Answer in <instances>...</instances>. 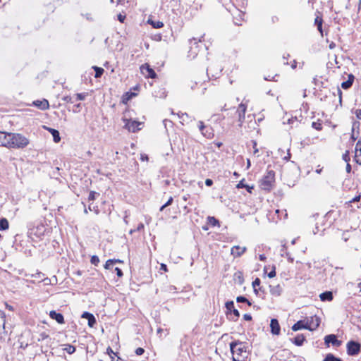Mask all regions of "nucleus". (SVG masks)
I'll use <instances>...</instances> for the list:
<instances>
[{
	"label": "nucleus",
	"mask_w": 361,
	"mask_h": 361,
	"mask_svg": "<svg viewBox=\"0 0 361 361\" xmlns=\"http://www.w3.org/2000/svg\"><path fill=\"white\" fill-rule=\"evenodd\" d=\"M10 137V133L0 131V145L8 147L11 141Z\"/></svg>",
	"instance_id": "1a4fd4ad"
},
{
	"label": "nucleus",
	"mask_w": 361,
	"mask_h": 361,
	"mask_svg": "<svg viewBox=\"0 0 361 361\" xmlns=\"http://www.w3.org/2000/svg\"><path fill=\"white\" fill-rule=\"evenodd\" d=\"M82 318L87 319L88 321V325L90 327H93L96 324V319L94 315L90 312H84L82 314Z\"/></svg>",
	"instance_id": "4468645a"
},
{
	"label": "nucleus",
	"mask_w": 361,
	"mask_h": 361,
	"mask_svg": "<svg viewBox=\"0 0 361 361\" xmlns=\"http://www.w3.org/2000/svg\"><path fill=\"white\" fill-rule=\"evenodd\" d=\"M140 71L146 78H155L157 77L154 71L147 63L140 66Z\"/></svg>",
	"instance_id": "423d86ee"
},
{
	"label": "nucleus",
	"mask_w": 361,
	"mask_h": 361,
	"mask_svg": "<svg viewBox=\"0 0 361 361\" xmlns=\"http://www.w3.org/2000/svg\"><path fill=\"white\" fill-rule=\"evenodd\" d=\"M113 264H114V260L113 259H108L106 262V264L104 265V268L106 269H109Z\"/></svg>",
	"instance_id": "e433bc0d"
},
{
	"label": "nucleus",
	"mask_w": 361,
	"mask_h": 361,
	"mask_svg": "<svg viewBox=\"0 0 361 361\" xmlns=\"http://www.w3.org/2000/svg\"><path fill=\"white\" fill-rule=\"evenodd\" d=\"M355 115L358 119L361 120V109H357L355 111Z\"/></svg>",
	"instance_id": "864d4df0"
},
{
	"label": "nucleus",
	"mask_w": 361,
	"mask_h": 361,
	"mask_svg": "<svg viewBox=\"0 0 361 361\" xmlns=\"http://www.w3.org/2000/svg\"><path fill=\"white\" fill-rule=\"evenodd\" d=\"M207 128V126H204L202 121L199 122V130L202 133V132Z\"/></svg>",
	"instance_id": "4c0bfd02"
},
{
	"label": "nucleus",
	"mask_w": 361,
	"mask_h": 361,
	"mask_svg": "<svg viewBox=\"0 0 361 361\" xmlns=\"http://www.w3.org/2000/svg\"><path fill=\"white\" fill-rule=\"evenodd\" d=\"M124 121L126 122L125 128H127L129 131L136 132L140 129L139 128V126L142 124L140 122L126 119H124Z\"/></svg>",
	"instance_id": "0eeeda50"
},
{
	"label": "nucleus",
	"mask_w": 361,
	"mask_h": 361,
	"mask_svg": "<svg viewBox=\"0 0 361 361\" xmlns=\"http://www.w3.org/2000/svg\"><path fill=\"white\" fill-rule=\"evenodd\" d=\"M92 68L95 71L94 77L96 78H100L104 71L102 68L97 67V66H93Z\"/></svg>",
	"instance_id": "a878e982"
},
{
	"label": "nucleus",
	"mask_w": 361,
	"mask_h": 361,
	"mask_svg": "<svg viewBox=\"0 0 361 361\" xmlns=\"http://www.w3.org/2000/svg\"><path fill=\"white\" fill-rule=\"evenodd\" d=\"M323 361H343L341 358L336 357L331 353H329L326 355Z\"/></svg>",
	"instance_id": "b1692460"
},
{
	"label": "nucleus",
	"mask_w": 361,
	"mask_h": 361,
	"mask_svg": "<svg viewBox=\"0 0 361 361\" xmlns=\"http://www.w3.org/2000/svg\"><path fill=\"white\" fill-rule=\"evenodd\" d=\"M276 276L275 267H273V269L268 274V276L269 278H273Z\"/></svg>",
	"instance_id": "de8ad7c7"
},
{
	"label": "nucleus",
	"mask_w": 361,
	"mask_h": 361,
	"mask_svg": "<svg viewBox=\"0 0 361 361\" xmlns=\"http://www.w3.org/2000/svg\"><path fill=\"white\" fill-rule=\"evenodd\" d=\"M231 351L233 355V361H245L248 357V345L247 343L239 341L230 343Z\"/></svg>",
	"instance_id": "f257e3e1"
},
{
	"label": "nucleus",
	"mask_w": 361,
	"mask_h": 361,
	"mask_svg": "<svg viewBox=\"0 0 361 361\" xmlns=\"http://www.w3.org/2000/svg\"><path fill=\"white\" fill-rule=\"evenodd\" d=\"M271 332L274 335H279L280 334V325L276 319H271L270 322Z\"/></svg>",
	"instance_id": "9d476101"
},
{
	"label": "nucleus",
	"mask_w": 361,
	"mask_h": 361,
	"mask_svg": "<svg viewBox=\"0 0 361 361\" xmlns=\"http://www.w3.org/2000/svg\"><path fill=\"white\" fill-rule=\"evenodd\" d=\"M260 279L259 278H256L255 280L252 282V287L254 288V291L256 294H257L258 290L257 289V286L260 285Z\"/></svg>",
	"instance_id": "cd10ccee"
},
{
	"label": "nucleus",
	"mask_w": 361,
	"mask_h": 361,
	"mask_svg": "<svg viewBox=\"0 0 361 361\" xmlns=\"http://www.w3.org/2000/svg\"><path fill=\"white\" fill-rule=\"evenodd\" d=\"M346 171L348 173H350L351 171V166L348 163L346 165Z\"/></svg>",
	"instance_id": "774afa93"
},
{
	"label": "nucleus",
	"mask_w": 361,
	"mask_h": 361,
	"mask_svg": "<svg viewBox=\"0 0 361 361\" xmlns=\"http://www.w3.org/2000/svg\"><path fill=\"white\" fill-rule=\"evenodd\" d=\"M173 197H170L169 199L168 200V201L165 203L167 206H169L172 204L173 202Z\"/></svg>",
	"instance_id": "bf43d9fd"
},
{
	"label": "nucleus",
	"mask_w": 361,
	"mask_h": 361,
	"mask_svg": "<svg viewBox=\"0 0 361 361\" xmlns=\"http://www.w3.org/2000/svg\"><path fill=\"white\" fill-rule=\"evenodd\" d=\"M270 293L276 296H279L282 293V288L280 285L270 286Z\"/></svg>",
	"instance_id": "6ab92c4d"
},
{
	"label": "nucleus",
	"mask_w": 361,
	"mask_h": 361,
	"mask_svg": "<svg viewBox=\"0 0 361 361\" xmlns=\"http://www.w3.org/2000/svg\"><path fill=\"white\" fill-rule=\"evenodd\" d=\"M226 307L228 311H232L234 309L233 301H228L226 302Z\"/></svg>",
	"instance_id": "7c9ffc66"
},
{
	"label": "nucleus",
	"mask_w": 361,
	"mask_h": 361,
	"mask_svg": "<svg viewBox=\"0 0 361 361\" xmlns=\"http://www.w3.org/2000/svg\"><path fill=\"white\" fill-rule=\"evenodd\" d=\"M343 158L345 160V161L348 162L350 161L349 157V152L348 151H346L345 153L343 155Z\"/></svg>",
	"instance_id": "37998d69"
},
{
	"label": "nucleus",
	"mask_w": 361,
	"mask_h": 361,
	"mask_svg": "<svg viewBox=\"0 0 361 361\" xmlns=\"http://www.w3.org/2000/svg\"><path fill=\"white\" fill-rule=\"evenodd\" d=\"M355 159H356V162L359 164H361V154H360L359 155L357 154H356Z\"/></svg>",
	"instance_id": "3c124183"
},
{
	"label": "nucleus",
	"mask_w": 361,
	"mask_h": 361,
	"mask_svg": "<svg viewBox=\"0 0 361 361\" xmlns=\"http://www.w3.org/2000/svg\"><path fill=\"white\" fill-rule=\"evenodd\" d=\"M5 313L2 311H0V325L2 324L4 328L5 327Z\"/></svg>",
	"instance_id": "2f4dec72"
},
{
	"label": "nucleus",
	"mask_w": 361,
	"mask_h": 361,
	"mask_svg": "<svg viewBox=\"0 0 361 361\" xmlns=\"http://www.w3.org/2000/svg\"><path fill=\"white\" fill-rule=\"evenodd\" d=\"M9 228L8 221L6 218L0 219V231H6Z\"/></svg>",
	"instance_id": "412c9836"
},
{
	"label": "nucleus",
	"mask_w": 361,
	"mask_h": 361,
	"mask_svg": "<svg viewBox=\"0 0 361 361\" xmlns=\"http://www.w3.org/2000/svg\"><path fill=\"white\" fill-rule=\"evenodd\" d=\"M49 317L52 319L56 320L59 324H63L64 323V318L62 314L58 313L54 310L50 311L49 312Z\"/></svg>",
	"instance_id": "ddd939ff"
},
{
	"label": "nucleus",
	"mask_w": 361,
	"mask_h": 361,
	"mask_svg": "<svg viewBox=\"0 0 361 361\" xmlns=\"http://www.w3.org/2000/svg\"><path fill=\"white\" fill-rule=\"evenodd\" d=\"M337 91H338V94H339V102L341 103V102H342V97H341L342 92H341V90L339 88L337 89Z\"/></svg>",
	"instance_id": "052dcab7"
},
{
	"label": "nucleus",
	"mask_w": 361,
	"mask_h": 361,
	"mask_svg": "<svg viewBox=\"0 0 361 361\" xmlns=\"http://www.w3.org/2000/svg\"><path fill=\"white\" fill-rule=\"evenodd\" d=\"M178 116L183 120V121H185V119L184 118L185 116L188 117V115L186 113H178Z\"/></svg>",
	"instance_id": "c03bdc74"
},
{
	"label": "nucleus",
	"mask_w": 361,
	"mask_h": 361,
	"mask_svg": "<svg viewBox=\"0 0 361 361\" xmlns=\"http://www.w3.org/2000/svg\"><path fill=\"white\" fill-rule=\"evenodd\" d=\"M96 195H98V194L94 191H91L90 192L89 197H88L89 200H94L95 199Z\"/></svg>",
	"instance_id": "ea45409f"
},
{
	"label": "nucleus",
	"mask_w": 361,
	"mask_h": 361,
	"mask_svg": "<svg viewBox=\"0 0 361 361\" xmlns=\"http://www.w3.org/2000/svg\"><path fill=\"white\" fill-rule=\"evenodd\" d=\"M63 100L66 102H71V103L75 102L74 97H72L67 96L63 98Z\"/></svg>",
	"instance_id": "58836bf2"
},
{
	"label": "nucleus",
	"mask_w": 361,
	"mask_h": 361,
	"mask_svg": "<svg viewBox=\"0 0 361 361\" xmlns=\"http://www.w3.org/2000/svg\"><path fill=\"white\" fill-rule=\"evenodd\" d=\"M202 135L207 138H212L214 137V133L212 128L207 126V128L202 132Z\"/></svg>",
	"instance_id": "5701e85b"
},
{
	"label": "nucleus",
	"mask_w": 361,
	"mask_h": 361,
	"mask_svg": "<svg viewBox=\"0 0 361 361\" xmlns=\"http://www.w3.org/2000/svg\"><path fill=\"white\" fill-rule=\"evenodd\" d=\"M353 83L350 82V80H346L341 83L342 88L347 90L350 88L352 86Z\"/></svg>",
	"instance_id": "c756f323"
},
{
	"label": "nucleus",
	"mask_w": 361,
	"mask_h": 361,
	"mask_svg": "<svg viewBox=\"0 0 361 361\" xmlns=\"http://www.w3.org/2000/svg\"><path fill=\"white\" fill-rule=\"evenodd\" d=\"M238 302H246L248 305H251V302L244 296H238L236 298Z\"/></svg>",
	"instance_id": "c85d7f7f"
},
{
	"label": "nucleus",
	"mask_w": 361,
	"mask_h": 361,
	"mask_svg": "<svg viewBox=\"0 0 361 361\" xmlns=\"http://www.w3.org/2000/svg\"><path fill=\"white\" fill-rule=\"evenodd\" d=\"M354 78H354V75H353V74H350V75H348V80H350V82L353 83V81H354Z\"/></svg>",
	"instance_id": "0e129e2a"
},
{
	"label": "nucleus",
	"mask_w": 361,
	"mask_h": 361,
	"mask_svg": "<svg viewBox=\"0 0 361 361\" xmlns=\"http://www.w3.org/2000/svg\"><path fill=\"white\" fill-rule=\"evenodd\" d=\"M232 312H233L234 316L235 317V318L233 319V320H236L240 317V312L238 310H236L235 308L232 310Z\"/></svg>",
	"instance_id": "79ce46f5"
},
{
	"label": "nucleus",
	"mask_w": 361,
	"mask_h": 361,
	"mask_svg": "<svg viewBox=\"0 0 361 361\" xmlns=\"http://www.w3.org/2000/svg\"><path fill=\"white\" fill-rule=\"evenodd\" d=\"M161 269L164 271H167L168 269H167V267L165 264H161Z\"/></svg>",
	"instance_id": "680f3d73"
},
{
	"label": "nucleus",
	"mask_w": 361,
	"mask_h": 361,
	"mask_svg": "<svg viewBox=\"0 0 361 361\" xmlns=\"http://www.w3.org/2000/svg\"><path fill=\"white\" fill-rule=\"evenodd\" d=\"M252 142H253V149H254L253 154L255 155L258 153V149L257 147V142L255 141H252Z\"/></svg>",
	"instance_id": "09e8293b"
},
{
	"label": "nucleus",
	"mask_w": 361,
	"mask_h": 361,
	"mask_svg": "<svg viewBox=\"0 0 361 361\" xmlns=\"http://www.w3.org/2000/svg\"><path fill=\"white\" fill-rule=\"evenodd\" d=\"M237 188H246L247 191L251 192V190L252 189V187H250L249 185H244L242 181H240L238 185H237Z\"/></svg>",
	"instance_id": "72a5a7b5"
},
{
	"label": "nucleus",
	"mask_w": 361,
	"mask_h": 361,
	"mask_svg": "<svg viewBox=\"0 0 361 361\" xmlns=\"http://www.w3.org/2000/svg\"><path fill=\"white\" fill-rule=\"evenodd\" d=\"M91 263L92 264H94V266H97L98 264L99 263V259L97 256L96 255H93L92 257H91V260H90Z\"/></svg>",
	"instance_id": "473e14b6"
},
{
	"label": "nucleus",
	"mask_w": 361,
	"mask_h": 361,
	"mask_svg": "<svg viewBox=\"0 0 361 361\" xmlns=\"http://www.w3.org/2000/svg\"><path fill=\"white\" fill-rule=\"evenodd\" d=\"M145 352V350L142 348H137L136 350H135V353L136 355H141L144 353Z\"/></svg>",
	"instance_id": "a19ab883"
},
{
	"label": "nucleus",
	"mask_w": 361,
	"mask_h": 361,
	"mask_svg": "<svg viewBox=\"0 0 361 361\" xmlns=\"http://www.w3.org/2000/svg\"><path fill=\"white\" fill-rule=\"evenodd\" d=\"M126 18V16H123L121 14H118V20L121 22V23H123L124 20Z\"/></svg>",
	"instance_id": "6e6d98bb"
},
{
	"label": "nucleus",
	"mask_w": 361,
	"mask_h": 361,
	"mask_svg": "<svg viewBox=\"0 0 361 361\" xmlns=\"http://www.w3.org/2000/svg\"><path fill=\"white\" fill-rule=\"evenodd\" d=\"M302 329H307L306 322H305V321H303V320H300V321L297 322L292 326V330L294 331H298V330H300Z\"/></svg>",
	"instance_id": "dca6fc26"
},
{
	"label": "nucleus",
	"mask_w": 361,
	"mask_h": 361,
	"mask_svg": "<svg viewBox=\"0 0 361 361\" xmlns=\"http://www.w3.org/2000/svg\"><path fill=\"white\" fill-rule=\"evenodd\" d=\"M148 23L154 28H161L164 26V23L161 21H154L149 19Z\"/></svg>",
	"instance_id": "393cba45"
},
{
	"label": "nucleus",
	"mask_w": 361,
	"mask_h": 361,
	"mask_svg": "<svg viewBox=\"0 0 361 361\" xmlns=\"http://www.w3.org/2000/svg\"><path fill=\"white\" fill-rule=\"evenodd\" d=\"M318 30L322 32V20L320 19L318 25Z\"/></svg>",
	"instance_id": "69168bd1"
},
{
	"label": "nucleus",
	"mask_w": 361,
	"mask_h": 361,
	"mask_svg": "<svg viewBox=\"0 0 361 361\" xmlns=\"http://www.w3.org/2000/svg\"><path fill=\"white\" fill-rule=\"evenodd\" d=\"M275 180V173L274 171H268L266 175L262 178L260 181L259 186L261 189L267 191L271 190L274 185Z\"/></svg>",
	"instance_id": "7ed1b4c3"
},
{
	"label": "nucleus",
	"mask_w": 361,
	"mask_h": 361,
	"mask_svg": "<svg viewBox=\"0 0 361 361\" xmlns=\"http://www.w3.org/2000/svg\"><path fill=\"white\" fill-rule=\"evenodd\" d=\"M305 341V338L303 335H298L293 341V343L298 346H301L304 341Z\"/></svg>",
	"instance_id": "4be33fe9"
},
{
	"label": "nucleus",
	"mask_w": 361,
	"mask_h": 361,
	"mask_svg": "<svg viewBox=\"0 0 361 361\" xmlns=\"http://www.w3.org/2000/svg\"><path fill=\"white\" fill-rule=\"evenodd\" d=\"M209 221L212 225H216L218 223V220L214 217H209Z\"/></svg>",
	"instance_id": "49530a36"
},
{
	"label": "nucleus",
	"mask_w": 361,
	"mask_h": 361,
	"mask_svg": "<svg viewBox=\"0 0 361 361\" xmlns=\"http://www.w3.org/2000/svg\"><path fill=\"white\" fill-rule=\"evenodd\" d=\"M246 109H247V106L244 104H240L238 106V108L237 109V113L238 114V121L240 123H242L243 122Z\"/></svg>",
	"instance_id": "f8f14e48"
},
{
	"label": "nucleus",
	"mask_w": 361,
	"mask_h": 361,
	"mask_svg": "<svg viewBox=\"0 0 361 361\" xmlns=\"http://www.w3.org/2000/svg\"><path fill=\"white\" fill-rule=\"evenodd\" d=\"M64 350L70 355L73 354V353H75V347L72 345H70V344H66V347L64 348Z\"/></svg>",
	"instance_id": "bb28decb"
},
{
	"label": "nucleus",
	"mask_w": 361,
	"mask_h": 361,
	"mask_svg": "<svg viewBox=\"0 0 361 361\" xmlns=\"http://www.w3.org/2000/svg\"><path fill=\"white\" fill-rule=\"evenodd\" d=\"M245 250H246L245 247L233 246L231 248V254L234 257H240L245 252Z\"/></svg>",
	"instance_id": "2eb2a0df"
},
{
	"label": "nucleus",
	"mask_w": 361,
	"mask_h": 361,
	"mask_svg": "<svg viewBox=\"0 0 361 361\" xmlns=\"http://www.w3.org/2000/svg\"><path fill=\"white\" fill-rule=\"evenodd\" d=\"M163 123H164V125L165 128H166V126H167V125H169V123H171V121H169V120H167V119H164V120L163 121Z\"/></svg>",
	"instance_id": "e2e57ef3"
},
{
	"label": "nucleus",
	"mask_w": 361,
	"mask_h": 361,
	"mask_svg": "<svg viewBox=\"0 0 361 361\" xmlns=\"http://www.w3.org/2000/svg\"><path fill=\"white\" fill-rule=\"evenodd\" d=\"M115 271H116V275H117L118 277H121V276L123 275V271H122V270H121V269H119V268L116 267V268L115 269Z\"/></svg>",
	"instance_id": "a18cd8bd"
},
{
	"label": "nucleus",
	"mask_w": 361,
	"mask_h": 361,
	"mask_svg": "<svg viewBox=\"0 0 361 361\" xmlns=\"http://www.w3.org/2000/svg\"><path fill=\"white\" fill-rule=\"evenodd\" d=\"M324 343L329 345L330 343L334 346L338 347L341 345V341L337 339V337L334 334H329L324 337Z\"/></svg>",
	"instance_id": "6e6552de"
},
{
	"label": "nucleus",
	"mask_w": 361,
	"mask_h": 361,
	"mask_svg": "<svg viewBox=\"0 0 361 361\" xmlns=\"http://www.w3.org/2000/svg\"><path fill=\"white\" fill-rule=\"evenodd\" d=\"M46 128L52 135L54 141L56 143L59 142L60 140H61V137H60V135H59V132L57 130L53 129V128Z\"/></svg>",
	"instance_id": "f3484780"
},
{
	"label": "nucleus",
	"mask_w": 361,
	"mask_h": 361,
	"mask_svg": "<svg viewBox=\"0 0 361 361\" xmlns=\"http://www.w3.org/2000/svg\"><path fill=\"white\" fill-rule=\"evenodd\" d=\"M213 184V180L212 179L207 178L205 180V185L208 187L212 186Z\"/></svg>",
	"instance_id": "8fccbe9b"
},
{
	"label": "nucleus",
	"mask_w": 361,
	"mask_h": 361,
	"mask_svg": "<svg viewBox=\"0 0 361 361\" xmlns=\"http://www.w3.org/2000/svg\"><path fill=\"white\" fill-rule=\"evenodd\" d=\"M143 228H144V225H143V224L140 223L137 228V231H141Z\"/></svg>",
	"instance_id": "338daca9"
},
{
	"label": "nucleus",
	"mask_w": 361,
	"mask_h": 361,
	"mask_svg": "<svg viewBox=\"0 0 361 361\" xmlns=\"http://www.w3.org/2000/svg\"><path fill=\"white\" fill-rule=\"evenodd\" d=\"M320 318L317 316H313L307 319L306 326L307 329L310 331L315 330L320 324Z\"/></svg>",
	"instance_id": "39448f33"
},
{
	"label": "nucleus",
	"mask_w": 361,
	"mask_h": 361,
	"mask_svg": "<svg viewBox=\"0 0 361 361\" xmlns=\"http://www.w3.org/2000/svg\"><path fill=\"white\" fill-rule=\"evenodd\" d=\"M85 94H76L75 96H74V99H75V102L76 101H79V100H84L85 99Z\"/></svg>",
	"instance_id": "f704fd0d"
},
{
	"label": "nucleus",
	"mask_w": 361,
	"mask_h": 361,
	"mask_svg": "<svg viewBox=\"0 0 361 361\" xmlns=\"http://www.w3.org/2000/svg\"><path fill=\"white\" fill-rule=\"evenodd\" d=\"M347 353L349 355H357L361 351V344L355 341H350L347 343Z\"/></svg>",
	"instance_id": "20e7f679"
},
{
	"label": "nucleus",
	"mask_w": 361,
	"mask_h": 361,
	"mask_svg": "<svg viewBox=\"0 0 361 361\" xmlns=\"http://www.w3.org/2000/svg\"><path fill=\"white\" fill-rule=\"evenodd\" d=\"M322 301H331L333 300V294L331 291H326L319 295Z\"/></svg>",
	"instance_id": "a211bd4d"
},
{
	"label": "nucleus",
	"mask_w": 361,
	"mask_h": 361,
	"mask_svg": "<svg viewBox=\"0 0 361 361\" xmlns=\"http://www.w3.org/2000/svg\"><path fill=\"white\" fill-rule=\"evenodd\" d=\"M360 123L359 121H353V126H352V134H351V136H350V139L352 140V141H355L357 138V136H355V129H359L360 128Z\"/></svg>",
	"instance_id": "aec40b11"
},
{
	"label": "nucleus",
	"mask_w": 361,
	"mask_h": 361,
	"mask_svg": "<svg viewBox=\"0 0 361 361\" xmlns=\"http://www.w3.org/2000/svg\"><path fill=\"white\" fill-rule=\"evenodd\" d=\"M33 105L41 110H47L49 107V102L44 99L42 100H36L33 102Z\"/></svg>",
	"instance_id": "9b49d317"
},
{
	"label": "nucleus",
	"mask_w": 361,
	"mask_h": 361,
	"mask_svg": "<svg viewBox=\"0 0 361 361\" xmlns=\"http://www.w3.org/2000/svg\"><path fill=\"white\" fill-rule=\"evenodd\" d=\"M358 152L361 154V139L357 141L355 146V153L357 154Z\"/></svg>",
	"instance_id": "c9c22d12"
},
{
	"label": "nucleus",
	"mask_w": 361,
	"mask_h": 361,
	"mask_svg": "<svg viewBox=\"0 0 361 361\" xmlns=\"http://www.w3.org/2000/svg\"><path fill=\"white\" fill-rule=\"evenodd\" d=\"M40 338H39V341L40 340H44L46 338H48V335L46 334L45 333H42L40 335H39Z\"/></svg>",
	"instance_id": "603ef678"
},
{
	"label": "nucleus",
	"mask_w": 361,
	"mask_h": 361,
	"mask_svg": "<svg viewBox=\"0 0 361 361\" xmlns=\"http://www.w3.org/2000/svg\"><path fill=\"white\" fill-rule=\"evenodd\" d=\"M106 351H107V353L111 356V354H114L115 355L114 352L113 351V350L111 349V347H108V348L106 349Z\"/></svg>",
	"instance_id": "13d9d810"
},
{
	"label": "nucleus",
	"mask_w": 361,
	"mask_h": 361,
	"mask_svg": "<svg viewBox=\"0 0 361 361\" xmlns=\"http://www.w3.org/2000/svg\"><path fill=\"white\" fill-rule=\"evenodd\" d=\"M11 141L9 142L10 148H24L29 144L28 139L19 133H10Z\"/></svg>",
	"instance_id": "f03ea898"
},
{
	"label": "nucleus",
	"mask_w": 361,
	"mask_h": 361,
	"mask_svg": "<svg viewBox=\"0 0 361 361\" xmlns=\"http://www.w3.org/2000/svg\"><path fill=\"white\" fill-rule=\"evenodd\" d=\"M360 195H357V196H355L352 200L351 202H359L360 200Z\"/></svg>",
	"instance_id": "4d7b16f0"
},
{
	"label": "nucleus",
	"mask_w": 361,
	"mask_h": 361,
	"mask_svg": "<svg viewBox=\"0 0 361 361\" xmlns=\"http://www.w3.org/2000/svg\"><path fill=\"white\" fill-rule=\"evenodd\" d=\"M243 318L246 321H250L252 319V316L250 314H245L243 315Z\"/></svg>",
	"instance_id": "5fc2aeb1"
}]
</instances>
